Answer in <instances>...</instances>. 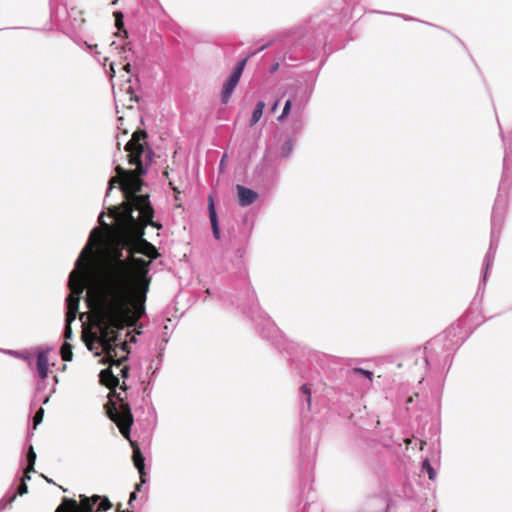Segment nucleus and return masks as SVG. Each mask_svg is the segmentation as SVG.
<instances>
[{
  "label": "nucleus",
  "instance_id": "obj_1",
  "mask_svg": "<svg viewBox=\"0 0 512 512\" xmlns=\"http://www.w3.org/2000/svg\"><path fill=\"white\" fill-rule=\"evenodd\" d=\"M97 265L88 291L87 304L94 308L96 324L107 330L126 324L131 300L145 302L151 282L148 276L150 261L129 255L123 259V249L129 251L130 238L124 226Z\"/></svg>",
  "mask_w": 512,
  "mask_h": 512
},
{
  "label": "nucleus",
  "instance_id": "obj_2",
  "mask_svg": "<svg viewBox=\"0 0 512 512\" xmlns=\"http://www.w3.org/2000/svg\"><path fill=\"white\" fill-rule=\"evenodd\" d=\"M147 132L136 130L131 139L125 145L128 163L135 166L134 170H126L118 165L115 168L116 175L109 180L107 194L118 184L122 190L125 201L119 207L109 210L110 216L115 218L119 226H124L129 235V253L135 256L142 254L151 260L157 259L160 254L156 247L145 238V227L151 225L161 229L160 223L154 222V209L149 201V195H137L142 190L143 180L147 166L152 162V150L147 146Z\"/></svg>",
  "mask_w": 512,
  "mask_h": 512
},
{
  "label": "nucleus",
  "instance_id": "obj_3",
  "mask_svg": "<svg viewBox=\"0 0 512 512\" xmlns=\"http://www.w3.org/2000/svg\"><path fill=\"white\" fill-rule=\"evenodd\" d=\"M143 303L144 302H134V315L131 316V310L129 309L126 324L121 328L108 329L107 336L105 338H102L103 331L96 324L94 308H90L92 310V326L95 327L97 331H84L82 338L90 351L93 350L94 343H98L101 346L102 352L105 354V357L101 360L102 364L120 366L123 362L128 360V354L130 353L128 343L125 341L120 345L117 344L119 330H122L127 326H132L142 316L144 313Z\"/></svg>",
  "mask_w": 512,
  "mask_h": 512
},
{
  "label": "nucleus",
  "instance_id": "obj_4",
  "mask_svg": "<svg viewBox=\"0 0 512 512\" xmlns=\"http://www.w3.org/2000/svg\"><path fill=\"white\" fill-rule=\"evenodd\" d=\"M99 377L100 383L111 390L108 394L109 400L105 404L106 413L117 425L123 437L130 440V430L134 420L129 404L115 390L119 386V378L114 375L111 366L103 369Z\"/></svg>",
  "mask_w": 512,
  "mask_h": 512
},
{
  "label": "nucleus",
  "instance_id": "obj_5",
  "mask_svg": "<svg viewBox=\"0 0 512 512\" xmlns=\"http://www.w3.org/2000/svg\"><path fill=\"white\" fill-rule=\"evenodd\" d=\"M69 288L71 290L67 297V313L66 322L71 323L75 320L79 311L80 296L84 290V282L82 276L73 271L69 277Z\"/></svg>",
  "mask_w": 512,
  "mask_h": 512
},
{
  "label": "nucleus",
  "instance_id": "obj_6",
  "mask_svg": "<svg viewBox=\"0 0 512 512\" xmlns=\"http://www.w3.org/2000/svg\"><path fill=\"white\" fill-rule=\"evenodd\" d=\"M100 500V496L94 495L87 497L80 495V502L75 499L64 498L62 503L57 507L59 512H93L95 504Z\"/></svg>",
  "mask_w": 512,
  "mask_h": 512
},
{
  "label": "nucleus",
  "instance_id": "obj_7",
  "mask_svg": "<svg viewBox=\"0 0 512 512\" xmlns=\"http://www.w3.org/2000/svg\"><path fill=\"white\" fill-rule=\"evenodd\" d=\"M256 52H253L251 54L252 55H255ZM250 55H248L247 57H245L243 60H241L237 65L236 67L234 68L232 74L229 76V78L227 79V81L224 83L223 85V89H222V94H221V99H222V102L224 104H226L232 93H233V90L235 89V87L237 86L239 80H240V77L242 75V72L245 68V65L249 59Z\"/></svg>",
  "mask_w": 512,
  "mask_h": 512
},
{
  "label": "nucleus",
  "instance_id": "obj_8",
  "mask_svg": "<svg viewBox=\"0 0 512 512\" xmlns=\"http://www.w3.org/2000/svg\"><path fill=\"white\" fill-rule=\"evenodd\" d=\"M130 442H131V445H132V448H133V455H132L133 463H134L135 467L138 469L139 474H140V478H141V483L136 484V487H135V489L137 491H139L140 487H141V484L145 482V478H144V476H145L144 460L145 459H144V457H143V455L141 453V450H140L138 444L135 443V442H132V441H130Z\"/></svg>",
  "mask_w": 512,
  "mask_h": 512
},
{
  "label": "nucleus",
  "instance_id": "obj_9",
  "mask_svg": "<svg viewBox=\"0 0 512 512\" xmlns=\"http://www.w3.org/2000/svg\"><path fill=\"white\" fill-rule=\"evenodd\" d=\"M238 203L241 206L251 205L257 198V193L252 189L246 188L242 185H237Z\"/></svg>",
  "mask_w": 512,
  "mask_h": 512
},
{
  "label": "nucleus",
  "instance_id": "obj_10",
  "mask_svg": "<svg viewBox=\"0 0 512 512\" xmlns=\"http://www.w3.org/2000/svg\"><path fill=\"white\" fill-rule=\"evenodd\" d=\"M49 361L47 353L40 352L37 355L36 369L41 380H45L48 377Z\"/></svg>",
  "mask_w": 512,
  "mask_h": 512
},
{
  "label": "nucleus",
  "instance_id": "obj_11",
  "mask_svg": "<svg viewBox=\"0 0 512 512\" xmlns=\"http://www.w3.org/2000/svg\"><path fill=\"white\" fill-rule=\"evenodd\" d=\"M208 210H209V219L211 222L213 235L216 239H219L220 238V229H219V225H218V218H217V214L215 211L213 199L211 196L209 197Z\"/></svg>",
  "mask_w": 512,
  "mask_h": 512
},
{
  "label": "nucleus",
  "instance_id": "obj_12",
  "mask_svg": "<svg viewBox=\"0 0 512 512\" xmlns=\"http://www.w3.org/2000/svg\"><path fill=\"white\" fill-rule=\"evenodd\" d=\"M35 461H36V453L34 451V448L32 446H30L28 454H27V462L28 463H27L26 469L24 470L25 478L30 479L29 473L34 471Z\"/></svg>",
  "mask_w": 512,
  "mask_h": 512
},
{
  "label": "nucleus",
  "instance_id": "obj_13",
  "mask_svg": "<svg viewBox=\"0 0 512 512\" xmlns=\"http://www.w3.org/2000/svg\"><path fill=\"white\" fill-rule=\"evenodd\" d=\"M265 109V103L263 101H259L252 113L251 119H250V126H254L262 117L263 111Z\"/></svg>",
  "mask_w": 512,
  "mask_h": 512
},
{
  "label": "nucleus",
  "instance_id": "obj_14",
  "mask_svg": "<svg viewBox=\"0 0 512 512\" xmlns=\"http://www.w3.org/2000/svg\"><path fill=\"white\" fill-rule=\"evenodd\" d=\"M60 354L62 360L66 362L71 361L73 358L72 345L68 342L63 343L60 349Z\"/></svg>",
  "mask_w": 512,
  "mask_h": 512
},
{
  "label": "nucleus",
  "instance_id": "obj_15",
  "mask_svg": "<svg viewBox=\"0 0 512 512\" xmlns=\"http://www.w3.org/2000/svg\"><path fill=\"white\" fill-rule=\"evenodd\" d=\"M422 471L428 474L430 480H435L436 472L434 468L431 466L428 459H425L422 463Z\"/></svg>",
  "mask_w": 512,
  "mask_h": 512
},
{
  "label": "nucleus",
  "instance_id": "obj_16",
  "mask_svg": "<svg viewBox=\"0 0 512 512\" xmlns=\"http://www.w3.org/2000/svg\"><path fill=\"white\" fill-rule=\"evenodd\" d=\"M300 392L305 396L308 409L310 410L312 404L311 387L308 384H303L300 387Z\"/></svg>",
  "mask_w": 512,
  "mask_h": 512
},
{
  "label": "nucleus",
  "instance_id": "obj_17",
  "mask_svg": "<svg viewBox=\"0 0 512 512\" xmlns=\"http://www.w3.org/2000/svg\"><path fill=\"white\" fill-rule=\"evenodd\" d=\"M100 503L97 506V509L95 512H101V511H107L112 507V504L110 500L107 497H101L100 496Z\"/></svg>",
  "mask_w": 512,
  "mask_h": 512
},
{
  "label": "nucleus",
  "instance_id": "obj_18",
  "mask_svg": "<svg viewBox=\"0 0 512 512\" xmlns=\"http://www.w3.org/2000/svg\"><path fill=\"white\" fill-rule=\"evenodd\" d=\"M115 17V26L118 30H123L124 22H123V14L120 11H116L113 13Z\"/></svg>",
  "mask_w": 512,
  "mask_h": 512
},
{
  "label": "nucleus",
  "instance_id": "obj_19",
  "mask_svg": "<svg viewBox=\"0 0 512 512\" xmlns=\"http://www.w3.org/2000/svg\"><path fill=\"white\" fill-rule=\"evenodd\" d=\"M291 107H292V100L288 99L284 105L281 115L278 117V120H280V121L284 120L289 115Z\"/></svg>",
  "mask_w": 512,
  "mask_h": 512
},
{
  "label": "nucleus",
  "instance_id": "obj_20",
  "mask_svg": "<svg viewBox=\"0 0 512 512\" xmlns=\"http://www.w3.org/2000/svg\"><path fill=\"white\" fill-rule=\"evenodd\" d=\"M351 372L353 374H362L363 376H365L366 378H368L370 381H372L373 379V373L371 371H368V370H364L362 368H353L351 370Z\"/></svg>",
  "mask_w": 512,
  "mask_h": 512
},
{
  "label": "nucleus",
  "instance_id": "obj_21",
  "mask_svg": "<svg viewBox=\"0 0 512 512\" xmlns=\"http://www.w3.org/2000/svg\"><path fill=\"white\" fill-rule=\"evenodd\" d=\"M26 480H29L28 478H25V474L23 475V478L21 480L20 485L18 486L17 493L22 496L28 492V486L26 484Z\"/></svg>",
  "mask_w": 512,
  "mask_h": 512
},
{
  "label": "nucleus",
  "instance_id": "obj_22",
  "mask_svg": "<svg viewBox=\"0 0 512 512\" xmlns=\"http://www.w3.org/2000/svg\"><path fill=\"white\" fill-rule=\"evenodd\" d=\"M292 150L293 142L291 140H287L282 146V154L287 157L292 152Z\"/></svg>",
  "mask_w": 512,
  "mask_h": 512
},
{
  "label": "nucleus",
  "instance_id": "obj_23",
  "mask_svg": "<svg viewBox=\"0 0 512 512\" xmlns=\"http://www.w3.org/2000/svg\"><path fill=\"white\" fill-rule=\"evenodd\" d=\"M43 416H44V410H43V408H40L35 413V415L33 417L34 427H36L37 425H39L42 422Z\"/></svg>",
  "mask_w": 512,
  "mask_h": 512
},
{
  "label": "nucleus",
  "instance_id": "obj_24",
  "mask_svg": "<svg viewBox=\"0 0 512 512\" xmlns=\"http://www.w3.org/2000/svg\"><path fill=\"white\" fill-rule=\"evenodd\" d=\"M64 337L65 339H70L72 337L71 323L66 322Z\"/></svg>",
  "mask_w": 512,
  "mask_h": 512
},
{
  "label": "nucleus",
  "instance_id": "obj_25",
  "mask_svg": "<svg viewBox=\"0 0 512 512\" xmlns=\"http://www.w3.org/2000/svg\"><path fill=\"white\" fill-rule=\"evenodd\" d=\"M121 376L123 378H128L129 377V367L128 366H124L122 369H121Z\"/></svg>",
  "mask_w": 512,
  "mask_h": 512
},
{
  "label": "nucleus",
  "instance_id": "obj_26",
  "mask_svg": "<svg viewBox=\"0 0 512 512\" xmlns=\"http://www.w3.org/2000/svg\"><path fill=\"white\" fill-rule=\"evenodd\" d=\"M89 252H90V248H89V245H87V246L83 249V251H82V253H81L80 258L77 260V266H79V265H80V263H81V258L84 256V254H85V253H89Z\"/></svg>",
  "mask_w": 512,
  "mask_h": 512
},
{
  "label": "nucleus",
  "instance_id": "obj_27",
  "mask_svg": "<svg viewBox=\"0 0 512 512\" xmlns=\"http://www.w3.org/2000/svg\"><path fill=\"white\" fill-rule=\"evenodd\" d=\"M103 217H104V213H101L100 216H99V223L105 228V229H110V226L108 224H106L104 221H103Z\"/></svg>",
  "mask_w": 512,
  "mask_h": 512
},
{
  "label": "nucleus",
  "instance_id": "obj_28",
  "mask_svg": "<svg viewBox=\"0 0 512 512\" xmlns=\"http://www.w3.org/2000/svg\"><path fill=\"white\" fill-rule=\"evenodd\" d=\"M123 70L126 71L127 73H130V71H131V64L130 63H126L123 66Z\"/></svg>",
  "mask_w": 512,
  "mask_h": 512
},
{
  "label": "nucleus",
  "instance_id": "obj_29",
  "mask_svg": "<svg viewBox=\"0 0 512 512\" xmlns=\"http://www.w3.org/2000/svg\"><path fill=\"white\" fill-rule=\"evenodd\" d=\"M135 499H136V493H135V491H134V492H132V493L130 494L129 504H131V503H132V501H133V500H135Z\"/></svg>",
  "mask_w": 512,
  "mask_h": 512
},
{
  "label": "nucleus",
  "instance_id": "obj_30",
  "mask_svg": "<svg viewBox=\"0 0 512 512\" xmlns=\"http://www.w3.org/2000/svg\"><path fill=\"white\" fill-rule=\"evenodd\" d=\"M110 71H111V77H113L115 75V69H114L113 63L110 65Z\"/></svg>",
  "mask_w": 512,
  "mask_h": 512
},
{
  "label": "nucleus",
  "instance_id": "obj_31",
  "mask_svg": "<svg viewBox=\"0 0 512 512\" xmlns=\"http://www.w3.org/2000/svg\"><path fill=\"white\" fill-rule=\"evenodd\" d=\"M426 444H427V443H426V441L421 440V441H420V450H423V449H424V447L426 446Z\"/></svg>",
  "mask_w": 512,
  "mask_h": 512
},
{
  "label": "nucleus",
  "instance_id": "obj_32",
  "mask_svg": "<svg viewBox=\"0 0 512 512\" xmlns=\"http://www.w3.org/2000/svg\"><path fill=\"white\" fill-rule=\"evenodd\" d=\"M278 104H279V101H278V100L273 104V106H272V108H271V110H272L273 112L277 109Z\"/></svg>",
  "mask_w": 512,
  "mask_h": 512
},
{
  "label": "nucleus",
  "instance_id": "obj_33",
  "mask_svg": "<svg viewBox=\"0 0 512 512\" xmlns=\"http://www.w3.org/2000/svg\"><path fill=\"white\" fill-rule=\"evenodd\" d=\"M96 232H97V229H95V230L92 232V234H91V236H90V239H89V243H90V242H92V240H93L94 235H95V233H96Z\"/></svg>",
  "mask_w": 512,
  "mask_h": 512
},
{
  "label": "nucleus",
  "instance_id": "obj_34",
  "mask_svg": "<svg viewBox=\"0 0 512 512\" xmlns=\"http://www.w3.org/2000/svg\"><path fill=\"white\" fill-rule=\"evenodd\" d=\"M404 442L406 443V445L408 446L409 444H411V439L407 438L404 440Z\"/></svg>",
  "mask_w": 512,
  "mask_h": 512
},
{
  "label": "nucleus",
  "instance_id": "obj_35",
  "mask_svg": "<svg viewBox=\"0 0 512 512\" xmlns=\"http://www.w3.org/2000/svg\"><path fill=\"white\" fill-rule=\"evenodd\" d=\"M120 388H121V389H123V390H126V389H127V386H126V384H125V383H123V384L120 386Z\"/></svg>",
  "mask_w": 512,
  "mask_h": 512
},
{
  "label": "nucleus",
  "instance_id": "obj_36",
  "mask_svg": "<svg viewBox=\"0 0 512 512\" xmlns=\"http://www.w3.org/2000/svg\"><path fill=\"white\" fill-rule=\"evenodd\" d=\"M268 46H269V44H268V45H266V46H262L258 51H262V50H264V49H265L266 47H268Z\"/></svg>",
  "mask_w": 512,
  "mask_h": 512
},
{
  "label": "nucleus",
  "instance_id": "obj_37",
  "mask_svg": "<svg viewBox=\"0 0 512 512\" xmlns=\"http://www.w3.org/2000/svg\"><path fill=\"white\" fill-rule=\"evenodd\" d=\"M278 68V64H276L275 66H273V71L276 70Z\"/></svg>",
  "mask_w": 512,
  "mask_h": 512
},
{
  "label": "nucleus",
  "instance_id": "obj_38",
  "mask_svg": "<svg viewBox=\"0 0 512 512\" xmlns=\"http://www.w3.org/2000/svg\"><path fill=\"white\" fill-rule=\"evenodd\" d=\"M120 512H129V511H120Z\"/></svg>",
  "mask_w": 512,
  "mask_h": 512
},
{
  "label": "nucleus",
  "instance_id": "obj_39",
  "mask_svg": "<svg viewBox=\"0 0 512 512\" xmlns=\"http://www.w3.org/2000/svg\"><path fill=\"white\" fill-rule=\"evenodd\" d=\"M55 512H59V510H57V509H56V511H55Z\"/></svg>",
  "mask_w": 512,
  "mask_h": 512
}]
</instances>
